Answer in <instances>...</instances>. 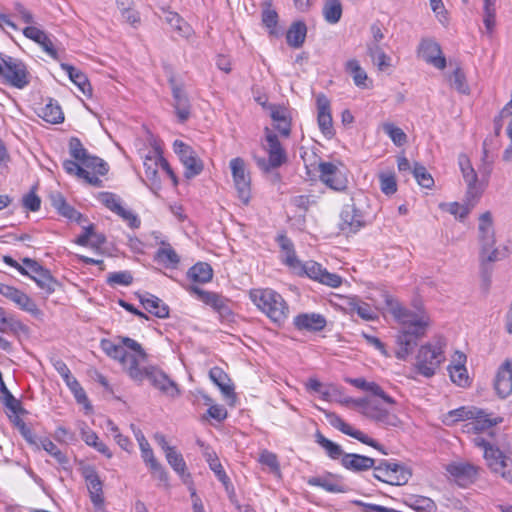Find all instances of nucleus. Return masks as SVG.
Instances as JSON below:
<instances>
[{"label": "nucleus", "mask_w": 512, "mask_h": 512, "mask_svg": "<svg viewBox=\"0 0 512 512\" xmlns=\"http://www.w3.org/2000/svg\"><path fill=\"white\" fill-rule=\"evenodd\" d=\"M33 280L46 294H52L58 284L54 277L51 275L50 271L46 268H43L42 272L35 275Z\"/></svg>", "instance_id": "603ef678"}, {"label": "nucleus", "mask_w": 512, "mask_h": 512, "mask_svg": "<svg viewBox=\"0 0 512 512\" xmlns=\"http://www.w3.org/2000/svg\"><path fill=\"white\" fill-rule=\"evenodd\" d=\"M69 153L71 157L80 163L89 155L82 142L77 137H72L69 141Z\"/></svg>", "instance_id": "774afa93"}, {"label": "nucleus", "mask_w": 512, "mask_h": 512, "mask_svg": "<svg viewBox=\"0 0 512 512\" xmlns=\"http://www.w3.org/2000/svg\"><path fill=\"white\" fill-rule=\"evenodd\" d=\"M412 174L417 183L423 188H431L434 185L433 177L423 165L415 163L412 169Z\"/></svg>", "instance_id": "e2e57ef3"}, {"label": "nucleus", "mask_w": 512, "mask_h": 512, "mask_svg": "<svg viewBox=\"0 0 512 512\" xmlns=\"http://www.w3.org/2000/svg\"><path fill=\"white\" fill-rule=\"evenodd\" d=\"M229 167L237 197L244 205H247L251 199V176L246 163L243 158L235 157L230 160Z\"/></svg>", "instance_id": "1a4fd4ad"}, {"label": "nucleus", "mask_w": 512, "mask_h": 512, "mask_svg": "<svg viewBox=\"0 0 512 512\" xmlns=\"http://www.w3.org/2000/svg\"><path fill=\"white\" fill-rule=\"evenodd\" d=\"M320 180L335 191H343L347 187V179L332 162L319 163Z\"/></svg>", "instance_id": "6ab92c4d"}, {"label": "nucleus", "mask_w": 512, "mask_h": 512, "mask_svg": "<svg viewBox=\"0 0 512 512\" xmlns=\"http://www.w3.org/2000/svg\"><path fill=\"white\" fill-rule=\"evenodd\" d=\"M0 294L15 303L20 309L32 315L39 313L36 303L26 293L16 287L0 282Z\"/></svg>", "instance_id": "aec40b11"}, {"label": "nucleus", "mask_w": 512, "mask_h": 512, "mask_svg": "<svg viewBox=\"0 0 512 512\" xmlns=\"http://www.w3.org/2000/svg\"><path fill=\"white\" fill-rule=\"evenodd\" d=\"M154 260L166 268H176L180 262V257L170 244L162 243L154 257Z\"/></svg>", "instance_id": "ea45409f"}, {"label": "nucleus", "mask_w": 512, "mask_h": 512, "mask_svg": "<svg viewBox=\"0 0 512 512\" xmlns=\"http://www.w3.org/2000/svg\"><path fill=\"white\" fill-rule=\"evenodd\" d=\"M322 14L329 24H336L342 17V4L340 0H325Z\"/></svg>", "instance_id": "a18cd8bd"}, {"label": "nucleus", "mask_w": 512, "mask_h": 512, "mask_svg": "<svg viewBox=\"0 0 512 512\" xmlns=\"http://www.w3.org/2000/svg\"><path fill=\"white\" fill-rule=\"evenodd\" d=\"M367 55L380 71H385L391 66V58L385 53L380 44L367 43Z\"/></svg>", "instance_id": "a19ab883"}, {"label": "nucleus", "mask_w": 512, "mask_h": 512, "mask_svg": "<svg viewBox=\"0 0 512 512\" xmlns=\"http://www.w3.org/2000/svg\"><path fill=\"white\" fill-rule=\"evenodd\" d=\"M295 274L300 276L306 275L309 278L332 288H337L342 284V278L339 275L328 272L315 261L301 263V268H298Z\"/></svg>", "instance_id": "9b49d317"}, {"label": "nucleus", "mask_w": 512, "mask_h": 512, "mask_svg": "<svg viewBox=\"0 0 512 512\" xmlns=\"http://www.w3.org/2000/svg\"><path fill=\"white\" fill-rule=\"evenodd\" d=\"M49 453L59 464H66L68 458L58 447L47 437L39 439V446Z\"/></svg>", "instance_id": "bf43d9fd"}, {"label": "nucleus", "mask_w": 512, "mask_h": 512, "mask_svg": "<svg viewBox=\"0 0 512 512\" xmlns=\"http://www.w3.org/2000/svg\"><path fill=\"white\" fill-rule=\"evenodd\" d=\"M326 418L328 419L330 425L339 431H341L343 434L348 435L354 439H357L363 444H366L368 446H371L378 451H380L382 454H387V452L384 450V447L380 445L376 440L372 439L362 431L355 429L350 424L345 422L339 415L336 413L330 412L326 413Z\"/></svg>", "instance_id": "f8f14e48"}, {"label": "nucleus", "mask_w": 512, "mask_h": 512, "mask_svg": "<svg viewBox=\"0 0 512 512\" xmlns=\"http://www.w3.org/2000/svg\"><path fill=\"white\" fill-rule=\"evenodd\" d=\"M46 122L59 124L64 120V115L60 105L52 99L42 108L40 115Z\"/></svg>", "instance_id": "49530a36"}, {"label": "nucleus", "mask_w": 512, "mask_h": 512, "mask_svg": "<svg viewBox=\"0 0 512 512\" xmlns=\"http://www.w3.org/2000/svg\"><path fill=\"white\" fill-rule=\"evenodd\" d=\"M496 394L505 399L512 394V360L506 359L497 369L494 377Z\"/></svg>", "instance_id": "412c9836"}, {"label": "nucleus", "mask_w": 512, "mask_h": 512, "mask_svg": "<svg viewBox=\"0 0 512 512\" xmlns=\"http://www.w3.org/2000/svg\"><path fill=\"white\" fill-rule=\"evenodd\" d=\"M276 241L281 248L282 263L295 273L302 262L297 258L293 242L285 234L278 235Z\"/></svg>", "instance_id": "cd10ccee"}, {"label": "nucleus", "mask_w": 512, "mask_h": 512, "mask_svg": "<svg viewBox=\"0 0 512 512\" xmlns=\"http://www.w3.org/2000/svg\"><path fill=\"white\" fill-rule=\"evenodd\" d=\"M98 200L113 213H116L122 207L120 198L111 192H100Z\"/></svg>", "instance_id": "69168bd1"}, {"label": "nucleus", "mask_w": 512, "mask_h": 512, "mask_svg": "<svg viewBox=\"0 0 512 512\" xmlns=\"http://www.w3.org/2000/svg\"><path fill=\"white\" fill-rule=\"evenodd\" d=\"M186 290L190 294L196 295L198 300L212 307L221 316L228 317L232 314L228 306V300L222 295L216 292L203 290L195 285L188 286Z\"/></svg>", "instance_id": "2eb2a0df"}, {"label": "nucleus", "mask_w": 512, "mask_h": 512, "mask_svg": "<svg viewBox=\"0 0 512 512\" xmlns=\"http://www.w3.org/2000/svg\"><path fill=\"white\" fill-rule=\"evenodd\" d=\"M365 216L355 203L347 204L340 214L339 228L346 235L355 234L365 226Z\"/></svg>", "instance_id": "ddd939ff"}, {"label": "nucleus", "mask_w": 512, "mask_h": 512, "mask_svg": "<svg viewBox=\"0 0 512 512\" xmlns=\"http://www.w3.org/2000/svg\"><path fill=\"white\" fill-rule=\"evenodd\" d=\"M380 189L385 195H393L397 191V181L394 173L381 172L378 175Z\"/></svg>", "instance_id": "680f3d73"}, {"label": "nucleus", "mask_w": 512, "mask_h": 512, "mask_svg": "<svg viewBox=\"0 0 512 512\" xmlns=\"http://www.w3.org/2000/svg\"><path fill=\"white\" fill-rule=\"evenodd\" d=\"M82 166L90 172L91 175L104 176L108 172V164L97 156L90 154L81 162Z\"/></svg>", "instance_id": "de8ad7c7"}, {"label": "nucleus", "mask_w": 512, "mask_h": 512, "mask_svg": "<svg viewBox=\"0 0 512 512\" xmlns=\"http://www.w3.org/2000/svg\"><path fill=\"white\" fill-rule=\"evenodd\" d=\"M133 282V276L129 271H119L110 273L107 277V283L110 286H129Z\"/></svg>", "instance_id": "338daca9"}, {"label": "nucleus", "mask_w": 512, "mask_h": 512, "mask_svg": "<svg viewBox=\"0 0 512 512\" xmlns=\"http://www.w3.org/2000/svg\"><path fill=\"white\" fill-rule=\"evenodd\" d=\"M211 381L219 387L223 395L227 398L234 397V389L230 384V378L220 367H213L209 371Z\"/></svg>", "instance_id": "e433bc0d"}, {"label": "nucleus", "mask_w": 512, "mask_h": 512, "mask_svg": "<svg viewBox=\"0 0 512 512\" xmlns=\"http://www.w3.org/2000/svg\"><path fill=\"white\" fill-rule=\"evenodd\" d=\"M82 476L85 479L92 504L96 508H101L104 504L103 482L97 471L92 466H86L82 469Z\"/></svg>", "instance_id": "a211bd4d"}, {"label": "nucleus", "mask_w": 512, "mask_h": 512, "mask_svg": "<svg viewBox=\"0 0 512 512\" xmlns=\"http://www.w3.org/2000/svg\"><path fill=\"white\" fill-rule=\"evenodd\" d=\"M388 311L401 326L396 336V358L405 360L423 338L431 325V318L424 306L414 303L413 309L403 306L396 298L384 295Z\"/></svg>", "instance_id": "f257e3e1"}, {"label": "nucleus", "mask_w": 512, "mask_h": 512, "mask_svg": "<svg viewBox=\"0 0 512 512\" xmlns=\"http://www.w3.org/2000/svg\"><path fill=\"white\" fill-rule=\"evenodd\" d=\"M187 277L193 282L208 283L213 278V269L206 262H198L188 269Z\"/></svg>", "instance_id": "79ce46f5"}, {"label": "nucleus", "mask_w": 512, "mask_h": 512, "mask_svg": "<svg viewBox=\"0 0 512 512\" xmlns=\"http://www.w3.org/2000/svg\"><path fill=\"white\" fill-rule=\"evenodd\" d=\"M266 142L265 150L268 159L264 157H254L256 165L264 173H269L273 169H277L288 160L287 153L281 145L278 137L268 127L265 128Z\"/></svg>", "instance_id": "423d86ee"}, {"label": "nucleus", "mask_w": 512, "mask_h": 512, "mask_svg": "<svg viewBox=\"0 0 512 512\" xmlns=\"http://www.w3.org/2000/svg\"><path fill=\"white\" fill-rule=\"evenodd\" d=\"M270 117L274 127L283 137H289L291 133V115L288 108L282 105H270Z\"/></svg>", "instance_id": "bb28decb"}, {"label": "nucleus", "mask_w": 512, "mask_h": 512, "mask_svg": "<svg viewBox=\"0 0 512 512\" xmlns=\"http://www.w3.org/2000/svg\"><path fill=\"white\" fill-rule=\"evenodd\" d=\"M159 152L155 151L152 155H147L144 160L145 176L152 187L160 188V178L158 176Z\"/></svg>", "instance_id": "58836bf2"}, {"label": "nucleus", "mask_w": 512, "mask_h": 512, "mask_svg": "<svg viewBox=\"0 0 512 512\" xmlns=\"http://www.w3.org/2000/svg\"><path fill=\"white\" fill-rule=\"evenodd\" d=\"M168 464L172 469L183 476L186 473L187 466L181 453H179L175 447L165 453Z\"/></svg>", "instance_id": "4d7b16f0"}, {"label": "nucleus", "mask_w": 512, "mask_h": 512, "mask_svg": "<svg viewBox=\"0 0 512 512\" xmlns=\"http://www.w3.org/2000/svg\"><path fill=\"white\" fill-rule=\"evenodd\" d=\"M307 27L302 21L294 22L287 31L286 40L289 46L300 48L306 38Z\"/></svg>", "instance_id": "c03bdc74"}, {"label": "nucleus", "mask_w": 512, "mask_h": 512, "mask_svg": "<svg viewBox=\"0 0 512 512\" xmlns=\"http://www.w3.org/2000/svg\"><path fill=\"white\" fill-rule=\"evenodd\" d=\"M484 458L493 472L502 469L503 463L508 459L499 448L494 446L486 447Z\"/></svg>", "instance_id": "8fccbe9b"}, {"label": "nucleus", "mask_w": 512, "mask_h": 512, "mask_svg": "<svg viewBox=\"0 0 512 512\" xmlns=\"http://www.w3.org/2000/svg\"><path fill=\"white\" fill-rule=\"evenodd\" d=\"M348 382L358 389L370 392L372 395L381 398L385 403L389 405H394L396 403V401L391 396L386 394L381 386L376 382L367 381L362 377L349 379Z\"/></svg>", "instance_id": "2f4dec72"}, {"label": "nucleus", "mask_w": 512, "mask_h": 512, "mask_svg": "<svg viewBox=\"0 0 512 512\" xmlns=\"http://www.w3.org/2000/svg\"><path fill=\"white\" fill-rule=\"evenodd\" d=\"M63 168L66 171V173L70 175H75L79 179H83L86 183L93 185L95 187H101L102 181L99 179V177L95 175H91L88 170H86L82 164L77 160H64L63 161Z\"/></svg>", "instance_id": "c756f323"}, {"label": "nucleus", "mask_w": 512, "mask_h": 512, "mask_svg": "<svg viewBox=\"0 0 512 512\" xmlns=\"http://www.w3.org/2000/svg\"><path fill=\"white\" fill-rule=\"evenodd\" d=\"M455 356L457 363L454 365H449L448 372L453 383L460 387H465L469 382L467 369L465 367L466 355L457 351Z\"/></svg>", "instance_id": "7c9ffc66"}, {"label": "nucleus", "mask_w": 512, "mask_h": 512, "mask_svg": "<svg viewBox=\"0 0 512 512\" xmlns=\"http://www.w3.org/2000/svg\"><path fill=\"white\" fill-rule=\"evenodd\" d=\"M374 464L373 458L356 453H346L341 461V465L345 469L355 473L368 471L374 467Z\"/></svg>", "instance_id": "c85d7f7f"}, {"label": "nucleus", "mask_w": 512, "mask_h": 512, "mask_svg": "<svg viewBox=\"0 0 512 512\" xmlns=\"http://www.w3.org/2000/svg\"><path fill=\"white\" fill-rule=\"evenodd\" d=\"M477 408L474 407H460L450 411L446 416V423L451 424L457 421L472 420L474 415H478Z\"/></svg>", "instance_id": "864d4df0"}, {"label": "nucleus", "mask_w": 512, "mask_h": 512, "mask_svg": "<svg viewBox=\"0 0 512 512\" xmlns=\"http://www.w3.org/2000/svg\"><path fill=\"white\" fill-rule=\"evenodd\" d=\"M344 70L352 77L355 86L361 89L369 88L368 75L357 59L347 60L344 64Z\"/></svg>", "instance_id": "72a5a7b5"}, {"label": "nucleus", "mask_w": 512, "mask_h": 512, "mask_svg": "<svg viewBox=\"0 0 512 512\" xmlns=\"http://www.w3.org/2000/svg\"><path fill=\"white\" fill-rule=\"evenodd\" d=\"M446 471L460 487L474 483L478 475V468L468 462H452L446 466Z\"/></svg>", "instance_id": "dca6fc26"}, {"label": "nucleus", "mask_w": 512, "mask_h": 512, "mask_svg": "<svg viewBox=\"0 0 512 512\" xmlns=\"http://www.w3.org/2000/svg\"><path fill=\"white\" fill-rule=\"evenodd\" d=\"M315 441L325 450L327 456L332 460H340L341 462L342 457L346 454L339 444L326 438L320 431L315 433Z\"/></svg>", "instance_id": "37998d69"}, {"label": "nucleus", "mask_w": 512, "mask_h": 512, "mask_svg": "<svg viewBox=\"0 0 512 512\" xmlns=\"http://www.w3.org/2000/svg\"><path fill=\"white\" fill-rule=\"evenodd\" d=\"M123 337L124 336H118L116 338L117 342L109 339H102L100 343L103 352L108 357L118 361L119 363L123 360L127 352L126 346L121 342V338Z\"/></svg>", "instance_id": "4c0bfd02"}, {"label": "nucleus", "mask_w": 512, "mask_h": 512, "mask_svg": "<svg viewBox=\"0 0 512 512\" xmlns=\"http://www.w3.org/2000/svg\"><path fill=\"white\" fill-rule=\"evenodd\" d=\"M145 378H147L151 385L156 389H159L161 392L171 397L179 395L177 384L169 379V377L160 369L154 366L146 367Z\"/></svg>", "instance_id": "4be33fe9"}, {"label": "nucleus", "mask_w": 512, "mask_h": 512, "mask_svg": "<svg viewBox=\"0 0 512 512\" xmlns=\"http://www.w3.org/2000/svg\"><path fill=\"white\" fill-rule=\"evenodd\" d=\"M294 326L300 331L320 332L326 325V318L319 313H301L294 318Z\"/></svg>", "instance_id": "393cba45"}, {"label": "nucleus", "mask_w": 512, "mask_h": 512, "mask_svg": "<svg viewBox=\"0 0 512 512\" xmlns=\"http://www.w3.org/2000/svg\"><path fill=\"white\" fill-rule=\"evenodd\" d=\"M207 461L210 469L215 473L218 480L224 485L225 489L228 490L231 486V482L226 472L224 471L218 457L216 455H208Z\"/></svg>", "instance_id": "13d9d810"}, {"label": "nucleus", "mask_w": 512, "mask_h": 512, "mask_svg": "<svg viewBox=\"0 0 512 512\" xmlns=\"http://www.w3.org/2000/svg\"><path fill=\"white\" fill-rule=\"evenodd\" d=\"M349 305L351 312L356 313L364 320H373L376 317V312L368 303L359 300H353Z\"/></svg>", "instance_id": "052dcab7"}, {"label": "nucleus", "mask_w": 512, "mask_h": 512, "mask_svg": "<svg viewBox=\"0 0 512 512\" xmlns=\"http://www.w3.org/2000/svg\"><path fill=\"white\" fill-rule=\"evenodd\" d=\"M65 384L68 386L72 394L74 395L77 403L84 406L86 410H91V404L89 402V399L86 395L85 390L80 385L79 381L74 377L71 376L69 379L64 381Z\"/></svg>", "instance_id": "09e8293b"}, {"label": "nucleus", "mask_w": 512, "mask_h": 512, "mask_svg": "<svg viewBox=\"0 0 512 512\" xmlns=\"http://www.w3.org/2000/svg\"><path fill=\"white\" fill-rule=\"evenodd\" d=\"M0 59V76L6 84L17 89H24L30 84L31 75L21 60L4 54Z\"/></svg>", "instance_id": "39448f33"}, {"label": "nucleus", "mask_w": 512, "mask_h": 512, "mask_svg": "<svg viewBox=\"0 0 512 512\" xmlns=\"http://www.w3.org/2000/svg\"><path fill=\"white\" fill-rule=\"evenodd\" d=\"M451 85L462 94L469 93V86L466 81L465 74L460 67H456L453 71L452 76L450 77Z\"/></svg>", "instance_id": "0e129e2a"}, {"label": "nucleus", "mask_w": 512, "mask_h": 512, "mask_svg": "<svg viewBox=\"0 0 512 512\" xmlns=\"http://www.w3.org/2000/svg\"><path fill=\"white\" fill-rule=\"evenodd\" d=\"M249 297L274 323L281 325L288 318V305L275 290L270 288L252 289L249 292Z\"/></svg>", "instance_id": "20e7f679"}, {"label": "nucleus", "mask_w": 512, "mask_h": 512, "mask_svg": "<svg viewBox=\"0 0 512 512\" xmlns=\"http://www.w3.org/2000/svg\"><path fill=\"white\" fill-rule=\"evenodd\" d=\"M173 149L185 167L184 176L187 179L194 178L201 174L204 169L203 162L191 146L181 140H175Z\"/></svg>", "instance_id": "9d476101"}, {"label": "nucleus", "mask_w": 512, "mask_h": 512, "mask_svg": "<svg viewBox=\"0 0 512 512\" xmlns=\"http://www.w3.org/2000/svg\"><path fill=\"white\" fill-rule=\"evenodd\" d=\"M60 66L61 69L67 73L69 79L79 88V90L84 95L88 97L92 96L91 84L87 76L82 71L67 63H61Z\"/></svg>", "instance_id": "473e14b6"}, {"label": "nucleus", "mask_w": 512, "mask_h": 512, "mask_svg": "<svg viewBox=\"0 0 512 512\" xmlns=\"http://www.w3.org/2000/svg\"><path fill=\"white\" fill-rule=\"evenodd\" d=\"M463 179L467 185L465 197L468 199L470 205H476L485 190L486 184L478 181L476 172L472 174L468 173Z\"/></svg>", "instance_id": "f704fd0d"}, {"label": "nucleus", "mask_w": 512, "mask_h": 512, "mask_svg": "<svg viewBox=\"0 0 512 512\" xmlns=\"http://www.w3.org/2000/svg\"><path fill=\"white\" fill-rule=\"evenodd\" d=\"M340 476L327 472L323 476L309 477L306 483L312 487H320L330 493H345L347 488L340 482Z\"/></svg>", "instance_id": "a878e982"}, {"label": "nucleus", "mask_w": 512, "mask_h": 512, "mask_svg": "<svg viewBox=\"0 0 512 512\" xmlns=\"http://www.w3.org/2000/svg\"><path fill=\"white\" fill-rule=\"evenodd\" d=\"M364 416L384 427H397L401 423L395 414L383 408L375 400H372L370 405L366 407Z\"/></svg>", "instance_id": "b1692460"}, {"label": "nucleus", "mask_w": 512, "mask_h": 512, "mask_svg": "<svg viewBox=\"0 0 512 512\" xmlns=\"http://www.w3.org/2000/svg\"><path fill=\"white\" fill-rule=\"evenodd\" d=\"M418 54L427 63L432 64L440 70L446 67V59L442 55L441 47L432 39L421 40L418 48Z\"/></svg>", "instance_id": "5701e85b"}, {"label": "nucleus", "mask_w": 512, "mask_h": 512, "mask_svg": "<svg viewBox=\"0 0 512 512\" xmlns=\"http://www.w3.org/2000/svg\"><path fill=\"white\" fill-rule=\"evenodd\" d=\"M446 339L436 337L432 342L421 345L415 358L414 367L418 374L431 378L445 362Z\"/></svg>", "instance_id": "7ed1b4c3"}, {"label": "nucleus", "mask_w": 512, "mask_h": 512, "mask_svg": "<svg viewBox=\"0 0 512 512\" xmlns=\"http://www.w3.org/2000/svg\"><path fill=\"white\" fill-rule=\"evenodd\" d=\"M382 130L398 147L403 146L407 142V135L405 134V132L391 122L383 123Z\"/></svg>", "instance_id": "6e6d98bb"}, {"label": "nucleus", "mask_w": 512, "mask_h": 512, "mask_svg": "<svg viewBox=\"0 0 512 512\" xmlns=\"http://www.w3.org/2000/svg\"><path fill=\"white\" fill-rule=\"evenodd\" d=\"M317 122L320 131L326 138H332L335 135L333 120L331 115V103L328 97L320 93L316 97Z\"/></svg>", "instance_id": "f3484780"}, {"label": "nucleus", "mask_w": 512, "mask_h": 512, "mask_svg": "<svg viewBox=\"0 0 512 512\" xmlns=\"http://www.w3.org/2000/svg\"><path fill=\"white\" fill-rule=\"evenodd\" d=\"M479 261L483 273L489 274V264L502 261L511 254L509 244L496 246L495 230L493 227L492 214L489 211L481 214L478 225Z\"/></svg>", "instance_id": "f03ea898"}, {"label": "nucleus", "mask_w": 512, "mask_h": 512, "mask_svg": "<svg viewBox=\"0 0 512 512\" xmlns=\"http://www.w3.org/2000/svg\"><path fill=\"white\" fill-rule=\"evenodd\" d=\"M0 322L2 324H8V329L12 335H19L21 333H27L28 328L20 320L13 315H6L4 309L0 307Z\"/></svg>", "instance_id": "5fc2aeb1"}, {"label": "nucleus", "mask_w": 512, "mask_h": 512, "mask_svg": "<svg viewBox=\"0 0 512 512\" xmlns=\"http://www.w3.org/2000/svg\"><path fill=\"white\" fill-rule=\"evenodd\" d=\"M478 412L480 413L478 415H474L472 421L468 424V426H470L469 430L482 432L498 423L496 419L490 418L483 410L478 409Z\"/></svg>", "instance_id": "3c124183"}, {"label": "nucleus", "mask_w": 512, "mask_h": 512, "mask_svg": "<svg viewBox=\"0 0 512 512\" xmlns=\"http://www.w3.org/2000/svg\"><path fill=\"white\" fill-rule=\"evenodd\" d=\"M144 309L154 316L164 319L169 316V307L160 298L146 294L140 298Z\"/></svg>", "instance_id": "c9c22d12"}, {"label": "nucleus", "mask_w": 512, "mask_h": 512, "mask_svg": "<svg viewBox=\"0 0 512 512\" xmlns=\"http://www.w3.org/2000/svg\"><path fill=\"white\" fill-rule=\"evenodd\" d=\"M372 469L377 480L390 485H404L411 477V472L404 465L388 460H381L377 466L374 464Z\"/></svg>", "instance_id": "6e6552de"}, {"label": "nucleus", "mask_w": 512, "mask_h": 512, "mask_svg": "<svg viewBox=\"0 0 512 512\" xmlns=\"http://www.w3.org/2000/svg\"><path fill=\"white\" fill-rule=\"evenodd\" d=\"M121 342L131 352H126L120 364L131 379L142 381L145 378L146 368H141L140 362L146 359V352L140 343L130 337L121 338Z\"/></svg>", "instance_id": "0eeeda50"}, {"label": "nucleus", "mask_w": 512, "mask_h": 512, "mask_svg": "<svg viewBox=\"0 0 512 512\" xmlns=\"http://www.w3.org/2000/svg\"><path fill=\"white\" fill-rule=\"evenodd\" d=\"M173 97V107L180 123L186 122L191 115V104L183 84L171 76L168 79Z\"/></svg>", "instance_id": "4468645a"}]
</instances>
